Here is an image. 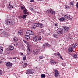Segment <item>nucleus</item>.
Wrapping results in <instances>:
<instances>
[{
  "instance_id": "42",
  "label": "nucleus",
  "mask_w": 78,
  "mask_h": 78,
  "mask_svg": "<svg viewBox=\"0 0 78 78\" xmlns=\"http://www.w3.org/2000/svg\"><path fill=\"white\" fill-rule=\"evenodd\" d=\"M64 17H65L66 18H67V15H64Z\"/></svg>"
},
{
  "instance_id": "11",
  "label": "nucleus",
  "mask_w": 78,
  "mask_h": 78,
  "mask_svg": "<svg viewBox=\"0 0 78 78\" xmlns=\"http://www.w3.org/2000/svg\"><path fill=\"white\" fill-rule=\"evenodd\" d=\"M64 39H72V37L70 36V35H65L64 37Z\"/></svg>"
},
{
  "instance_id": "41",
  "label": "nucleus",
  "mask_w": 78,
  "mask_h": 78,
  "mask_svg": "<svg viewBox=\"0 0 78 78\" xmlns=\"http://www.w3.org/2000/svg\"><path fill=\"white\" fill-rule=\"evenodd\" d=\"M70 4L71 5H72V6H73V2H70Z\"/></svg>"
},
{
  "instance_id": "19",
  "label": "nucleus",
  "mask_w": 78,
  "mask_h": 78,
  "mask_svg": "<svg viewBox=\"0 0 78 78\" xmlns=\"http://www.w3.org/2000/svg\"><path fill=\"white\" fill-rule=\"evenodd\" d=\"M73 18L72 16H68L67 17V18L69 20H72V19Z\"/></svg>"
},
{
  "instance_id": "30",
  "label": "nucleus",
  "mask_w": 78,
  "mask_h": 78,
  "mask_svg": "<svg viewBox=\"0 0 78 78\" xmlns=\"http://www.w3.org/2000/svg\"><path fill=\"white\" fill-rule=\"evenodd\" d=\"M18 33L19 34H22V30H20L18 31Z\"/></svg>"
},
{
  "instance_id": "9",
  "label": "nucleus",
  "mask_w": 78,
  "mask_h": 78,
  "mask_svg": "<svg viewBox=\"0 0 78 78\" xmlns=\"http://www.w3.org/2000/svg\"><path fill=\"white\" fill-rule=\"evenodd\" d=\"M47 13H51V14H55V11L54 10H52V9H50L49 10H47L46 11Z\"/></svg>"
},
{
  "instance_id": "23",
  "label": "nucleus",
  "mask_w": 78,
  "mask_h": 78,
  "mask_svg": "<svg viewBox=\"0 0 78 78\" xmlns=\"http://www.w3.org/2000/svg\"><path fill=\"white\" fill-rule=\"evenodd\" d=\"M45 76H46L45 75V74H42L41 75V78H45Z\"/></svg>"
},
{
  "instance_id": "39",
  "label": "nucleus",
  "mask_w": 78,
  "mask_h": 78,
  "mask_svg": "<svg viewBox=\"0 0 78 78\" xmlns=\"http://www.w3.org/2000/svg\"><path fill=\"white\" fill-rule=\"evenodd\" d=\"M3 71L0 70V75H2V73H3Z\"/></svg>"
},
{
  "instance_id": "33",
  "label": "nucleus",
  "mask_w": 78,
  "mask_h": 78,
  "mask_svg": "<svg viewBox=\"0 0 78 78\" xmlns=\"http://www.w3.org/2000/svg\"><path fill=\"white\" fill-rule=\"evenodd\" d=\"M35 28H36V27L34 26H32L31 27V30H34Z\"/></svg>"
},
{
  "instance_id": "14",
  "label": "nucleus",
  "mask_w": 78,
  "mask_h": 78,
  "mask_svg": "<svg viewBox=\"0 0 78 78\" xmlns=\"http://www.w3.org/2000/svg\"><path fill=\"white\" fill-rule=\"evenodd\" d=\"M63 28L65 30V31H68L69 30V27H68L64 26Z\"/></svg>"
},
{
  "instance_id": "10",
  "label": "nucleus",
  "mask_w": 78,
  "mask_h": 78,
  "mask_svg": "<svg viewBox=\"0 0 78 78\" xmlns=\"http://www.w3.org/2000/svg\"><path fill=\"white\" fill-rule=\"evenodd\" d=\"M26 33L29 35H33L34 34L33 32L31 30H28L27 31Z\"/></svg>"
},
{
  "instance_id": "29",
  "label": "nucleus",
  "mask_w": 78,
  "mask_h": 78,
  "mask_svg": "<svg viewBox=\"0 0 78 78\" xmlns=\"http://www.w3.org/2000/svg\"><path fill=\"white\" fill-rule=\"evenodd\" d=\"M57 56H59V57H61V55L60 54V53H59V52H57Z\"/></svg>"
},
{
  "instance_id": "38",
  "label": "nucleus",
  "mask_w": 78,
  "mask_h": 78,
  "mask_svg": "<svg viewBox=\"0 0 78 78\" xmlns=\"http://www.w3.org/2000/svg\"><path fill=\"white\" fill-rule=\"evenodd\" d=\"M17 39H13V41L14 42H17L18 41Z\"/></svg>"
},
{
  "instance_id": "34",
  "label": "nucleus",
  "mask_w": 78,
  "mask_h": 78,
  "mask_svg": "<svg viewBox=\"0 0 78 78\" xmlns=\"http://www.w3.org/2000/svg\"><path fill=\"white\" fill-rule=\"evenodd\" d=\"M27 59V57L26 56H24L23 57V61H25Z\"/></svg>"
},
{
  "instance_id": "49",
  "label": "nucleus",
  "mask_w": 78,
  "mask_h": 78,
  "mask_svg": "<svg viewBox=\"0 0 78 78\" xmlns=\"http://www.w3.org/2000/svg\"><path fill=\"white\" fill-rule=\"evenodd\" d=\"M54 25L55 26V27H58V24H55Z\"/></svg>"
},
{
  "instance_id": "56",
  "label": "nucleus",
  "mask_w": 78,
  "mask_h": 78,
  "mask_svg": "<svg viewBox=\"0 0 78 78\" xmlns=\"http://www.w3.org/2000/svg\"><path fill=\"white\" fill-rule=\"evenodd\" d=\"M21 55H23V53H21Z\"/></svg>"
},
{
  "instance_id": "31",
  "label": "nucleus",
  "mask_w": 78,
  "mask_h": 78,
  "mask_svg": "<svg viewBox=\"0 0 78 78\" xmlns=\"http://www.w3.org/2000/svg\"><path fill=\"white\" fill-rule=\"evenodd\" d=\"M24 11H23V13H24V14H27V9H25L24 10Z\"/></svg>"
},
{
  "instance_id": "40",
  "label": "nucleus",
  "mask_w": 78,
  "mask_h": 78,
  "mask_svg": "<svg viewBox=\"0 0 78 78\" xmlns=\"http://www.w3.org/2000/svg\"><path fill=\"white\" fill-rule=\"evenodd\" d=\"M32 40L34 42H37V39H32Z\"/></svg>"
},
{
  "instance_id": "50",
  "label": "nucleus",
  "mask_w": 78,
  "mask_h": 78,
  "mask_svg": "<svg viewBox=\"0 0 78 78\" xmlns=\"http://www.w3.org/2000/svg\"><path fill=\"white\" fill-rule=\"evenodd\" d=\"M14 7H17V5H16V4H14Z\"/></svg>"
},
{
  "instance_id": "27",
  "label": "nucleus",
  "mask_w": 78,
  "mask_h": 78,
  "mask_svg": "<svg viewBox=\"0 0 78 78\" xmlns=\"http://www.w3.org/2000/svg\"><path fill=\"white\" fill-rule=\"evenodd\" d=\"M33 39H37V37L36 35L34 36L33 38Z\"/></svg>"
},
{
  "instance_id": "47",
  "label": "nucleus",
  "mask_w": 78,
  "mask_h": 78,
  "mask_svg": "<svg viewBox=\"0 0 78 78\" xmlns=\"http://www.w3.org/2000/svg\"><path fill=\"white\" fill-rule=\"evenodd\" d=\"M8 34L7 33H6V34L5 35V37H8Z\"/></svg>"
},
{
  "instance_id": "18",
  "label": "nucleus",
  "mask_w": 78,
  "mask_h": 78,
  "mask_svg": "<svg viewBox=\"0 0 78 78\" xmlns=\"http://www.w3.org/2000/svg\"><path fill=\"white\" fill-rule=\"evenodd\" d=\"M59 20L60 22H62V21H65V20H66V19L64 17H61L59 19Z\"/></svg>"
},
{
  "instance_id": "12",
  "label": "nucleus",
  "mask_w": 78,
  "mask_h": 78,
  "mask_svg": "<svg viewBox=\"0 0 78 78\" xmlns=\"http://www.w3.org/2000/svg\"><path fill=\"white\" fill-rule=\"evenodd\" d=\"M27 16V15L26 14H24L23 15H21L20 16L21 18H22V19H25V18H26Z\"/></svg>"
},
{
  "instance_id": "37",
  "label": "nucleus",
  "mask_w": 78,
  "mask_h": 78,
  "mask_svg": "<svg viewBox=\"0 0 78 78\" xmlns=\"http://www.w3.org/2000/svg\"><path fill=\"white\" fill-rule=\"evenodd\" d=\"M38 39H42V37L41 36H38Z\"/></svg>"
},
{
  "instance_id": "2",
  "label": "nucleus",
  "mask_w": 78,
  "mask_h": 78,
  "mask_svg": "<svg viewBox=\"0 0 78 78\" xmlns=\"http://www.w3.org/2000/svg\"><path fill=\"white\" fill-rule=\"evenodd\" d=\"M5 23L6 25H14L15 23L14 22H13L12 20H6Z\"/></svg>"
},
{
  "instance_id": "58",
  "label": "nucleus",
  "mask_w": 78,
  "mask_h": 78,
  "mask_svg": "<svg viewBox=\"0 0 78 78\" xmlns=\"http://www.w3.org/2000/svg\"><path fill=\"white\" fill-rule=\"evenodd\" d=\"M26 67V66H25L24 65V67Z\"/></svg>"
},
{
  "instance_id": "28",
  "label": "nucleus",
  "mask_w": 78,
  "mask_h": 78,
  "mask_svg": "<svg viewBox=\"0 0 78 78\" xmlns=\"http://www.w3.org/2000/svg\"><path fill=\"white\" fill-rule=\"evenodd\" d=\"M73 56L74 58H77V55L75 54H74L73 55Z\"/></svg>"
},
{
  "instance_id": "60",
  "label": "nucleus",
  "mask_w": 78,
  "mask_h": 78,
  "mask_svg": "<svg viewBox=\"0 0 78 78\" xmlns=\"http://www.w3.org/2000/svg\"><path fill=\"white\" fill-rule=\"evenodd\" d=\"M39 40H40V39H39Z\"/></svg>"
},
{
  "instance_id": "13",
  "label": "nucleus",
  "mask_w": 78,
  "mask_h": 78,
  "mask_svg": "<svg viewBox=\"0 0 78 78\" xmlns=\"http://www.w3.org/2000/svg\"><path fill=\"white\" fill-rule=\"evenodd\" d=\"M73 50V47L71 46V47L69 48L68 51L69 52H72Z\"/></svg>"
},
{
  "instance_id": "55",
  "label": "nucleus",
  "mask_w": 78,
  "mask_h": 78,
  "mask_svg": "<svg viewBox=\"0 0 78 78\" xmlns=\"http://www.w3.org/2000/svg\"><path fill=\"white\" fill-rule=\"evenodd\" d=\"M2 61H0V64H2Z\"/></svg>"
},
{
  "instance_id": "46",
  "label": "nucleus",
  "mask_w": 78,
  "mask_h": 78,
  "mask_svg": "<svg viewBox=\"0 0 78 78\" xmlns=\"http://www.w3.org/2000/svg\"><path fill=\"white\" fill-rule=\"evenodd\" d=\"M30 2H34V0H30Z\"/></svg>"
},
{
  "instance_id": "48",
  "label": "nucleus",
  "mask_w": 78,
  "mask_h": 78,
  "mask_svg": "<svg viewBox=\"0 0 78 78\" xmlns=\"http://www.w3.org/2000/svg\"><path fill=\"white\" fill-rule=\"evenodd\" d=\"M59 58H61V59H62V60H63V59H63V58H62V56H61Z\"/></svg>"
},
{
  "instance_id": "15",
  "label": "nucleus",
  "mask_w": 78,
  "mask_h": 78,
  "mask_svg": "<svg viewBox=\"0 0 78 78\" xmlns=\"http://www.w3.org/2000/svg\"><path fill=\"white\" fill-rule=\"evenodd\" d=\"M78 45V44L77 43H73V44L71 46L73 47V48H75L76 46Z\"/></svg>"
},
{
  "instance_id": "21",
  "label": "nucleus",
  "mask_w": 78,
  "mask_h": 78,
  "mask_svg": "<svg viewBox=\"0 0 78 78\" xmlns=\"http://www.w3.org/2000/svg\"><path fill=\"white\" fill-rule=\"evenodd\" d=\"M43 47L44 46H45V47H46V46H47V47H50V44L48 43H46V44H43Z\"/></svg>"
},
{
  "instance_id": "44",
  "label": "nucleus",
  "mask_w": 78,
  "mask_h": 78,
  "mask_svg": "<svg viewBox=\"0 0 78 78\" xmlns=\"http://www.w3.org/2000/svg\"><path fill=\"white\" fill-rule=\"evenodd\" d=\"M5 53H6L7 54H8V55H9V51H5Z\"/></svg>"
},
{
  "instance_id": "20",
  "label": "nucleus",
  "mask_w": 78,
  "mask_h": 78,
  "mask_svg": "<svg viewBox=\"0 0 78 78\" xmlns=\"http://www.w3.org/2000/svg\"><path fill=\"white\" fill-rule=\"evenodd\" d=\"M3 50V47H0V53L2 54V51Z\"/></svg>"
},
{
  "instance_id": "32",
  "label": "nucleus",
  "mask_w": 78,
  "mask_h": 78,
  "mask_svg": "<svg viewBox=\"0 0 78 78\" xmlns=\"http://www.w3.org/2000/svg\"><path fill=\"white\" fill-rule=\"evenodd\" d=\"M14 46H15V47H18V46H19V44L16 43H15L14 44Z\"/></svg>"
},
{
  "instance_id": "7",
  "label": "nucleus",
  "mask_w": 78,
  "mask_h": 78,
  "mask_svg": "<svg viewBox=\"0 0 78 78\" xmlns=\"http://www.w3.org/2000/svg\"><path fill=\"white\" fill-rule=\"evenodd\" d=\"M34 25L35 27H37L39 28H42L43 27V25L40 23H35L34 24Z\"/></svg>"
},
{
  "instance_id": "16",
  "label": "nucleus",
  "mask_w": 78,
  "mask_h": 78,
  "mask_svg": "<svg viewBox=\"0 0 78 78\" xmlns=\"http://www.w3.org/2000/svg\"><path fill=\"white\" fill-rule=\"evenodd\" d=\"M25 37L26 39H30V36L29 35H27L25 36Z\"/></svg>"
},
{
  "instance_id": "1",
  "label": "nucleus",
  "mask_w": 78,
  "mask_h": 78,
  "mask_svg": "<svg viewBox=\"0 0 78 78\" xmlns=\"http://www.w3.org/2000/svg\"><path fill=\"white\" fill-rule=\"evenodd\" d=\"M24 42L27 44V55H30L31 53V50L30 49V44L29 43H27V42L26 41H25V40H23Z\"/></svg>"
},
{
  "instance_id": "59",
  "label": "nucleus",
  "mask_w": 78,
  "mask_h": 78,
  "mask_svg": "<svg viewBox=\"0 0 78 78\" xmlns=\"http://www.w3.org/2000/svg\"><path fill=\"white\" fill-rule=\"evenodd\" d=\"M39 0V1H40L41 0Z\"/></svg>"
},
{
  "instance_id": "24",
  "label": "nucleus",
  "mask_w": 78,
  "mask_h": 78,
  "mask_svg": "<svg viewBox=\"0 0 78 78\" xmlns=\"http://www.w3.org/2000/svg\"><path fill=\"white\" fill-rule=\"evenodd\" d=\"M14 48L13 46H10L9 48V50H13Z\"/></svg>"
},
{
  "instance_id": "43",
  "label": "nucleus",
  "mask_w": 78,
  "mask_h": 78,
  "mask_svg": "<svg viewBox=\"0 0 78 78\" xmlns=\"http://www.w3.org/2000/svg\"><path fill=\"white\" fill-rule=\"evenodd\" d=\"M76 8H78V2H77V4L76 5Z\"/></svg>"
},
{
  "instance_id": "6",
  "label": "nucleus",
  "mask_w": 78,
  "mask_h": 78,
  "mask_svg": "<svg viewBox=\"0 0 78 78\" xmlns=\"http://www.w3.org/2000/svg\"><path fill=\"white\" fill-rule=\"evenodd\" d=\"M59 76V73L57 70H54V76L55 77H58Z\"/></svg>"
},
{
  "instance_id": "35",
  "label": "nucleus",
  "mask_w": 78,
  "mask_h": 78,
  "mask_svg": "<svg viewBox=\"0 0 78 78\" xmlns=\"http://www.w3.org/2000/svg\"><path fill=\"white\" fill-rule=\"evenodd\" d=\"M65 8H66V9H69V8H70V7L66 5L65 6Z\"/></svg>"
},
{
  "instance_id": "52",
  "label": "nucleus",
  "mask_w": 78,
  "mask_h": 78,
  "mask_svg": "<svg viewBox=\"0 0 78 78\" xmlns=\"http://www.w3.org/2000/svg\"><path fill=\"white\" fill-rule=\"evenodd\" d=\"M31 10L32 11H34L33 8H32L31 9Z\"/></svg>"
},
{
  "instance_id": "51",
  "label": "nucleus",
  "mask_w": 78,
  "mask_h": 78,
  "mask_svg": "<svg viewBox=\"0 0 78 78\" xmlns=\"http://www.w3.org/2000/svg\"><path fill=\"white\" fill-rule=\"evenodd\" d=\"M24 65H25L26 66H27V63H25L24 64Z\"/></svg>"
},
{
  "instance_id": "22",
  "label": "nucleus",
  "mask_w": 78,
  "mask_h": 78,
  "mask_svg": "<svg viewBox=\"0 0 78 78\" xmlns=\"http://www.w3.org/2000/svg\"><path fill=\"white\" fill-rule=\"evenodd\" d=\"M9 8H11L12 9L13 8V6H12V5H11V4L10 3L9 4Z\"/></svg>"
},
{
  "instance_id": "45",
  "label": "nucleus",
  "mask_w": 78,
  "mask_h": 78,
  "mask_svg": "<svg viewBox=\"0 0 78 78\" xmlns=\"http://www.w3.org/2000/svg\"><path fill=\"white\" fill-rule=\"evenodd\" d=\"M63 65L64 66H66V63H63Z\"/></svg>"
},
{
  "instance_id": "8",
  "label": "nucleus",
  "mask_w": 78,
  "mask_h": 78,
  "mask_svg": "<svg viewBox=\"0 0 78 78\" xmlns=\"http://www.w3.org/2000/svg\"><path fill=\"white\" fill-rule=\"evenodd\" d=\"M6 65L8 69H9V68H11V67H12V63L9 62H7Z\"/></svg>"
},
{
  "instance_id": "4",
  "label": "nucleus",
  "mask_w": 78,
  "mask_h": 78,
  "mask_svg": "<svg viewBox=\"0 0 78 78\" xmlns=\"http://www.w3.org/2000/svg\"><path fill=\"white\" fill-rule=\"evenodd\" d=\"M63 30L61 28L57 29L56 31L57 34L61 35L63 34Z\"/></svg>"
},
{
  "instance_id": "25",
  "label": "nucleus",
  "mask_w": 78,
  "mask_h": 78,
  "mask_svg": "<svg viewBox=\"0 0 78 78\" xmlns=\"http://www.w3.org/2000/svg\"><path fill=\"white\" fill-rule=\"evenodd\" d=\"M44 58H45V55H41L39 57V58L41 59H42Z\"/></svg>"
},
{
  "instance_id": "36",
  "label": "nucleus",
  "mask_w": 78,
  "mask_h": 78,
  "mask_svg": "<svg viewBox=\"0 0 78 78\" xmlns=\"http://www.w3.org/2000/svg\"><path fill=\"white\" fill-rule=\"evenodd\" d=\"M53 36L54 37V38H56V39H58V36L54 34L53 35Z\"/></svg>"
},
{
  "instance_id": "17",
  "label": "nucleus",
  "mask_w": 78,
  "mask_h": 78,
  "mask_svg": "<svg viewBox=\"0 0 78 78\" xmlns=\"http://www.w3.org/2000/svg\"><path fill=\"white\" fill-rule=\"evenodd\" d=\"M57 63V62H54L52 60H51L50 62V64H56Z\"/></svg>"
},
{
  "instance_id": "53",
  "label": "nucleus",
  "mask_w": 78,
  "mask_h": 78,
  "mask_svg": "<svg viewBox=\"0 0 78 78\" xmlns=\"http://www.w3.org/2000/svg\"><path fill=\"white\" fill-rule=\"evenodd\" d=\"M26 14H29V12H26Z\"/></svg>"
},
{
  "instance_id": "5",
  "label": "nucleus",
  "mask_w": 78,
  "mask_h": 78,
  "mask_svg": "<svg viewBox=\"0 0 78 78\" xmlns=\"http://www.w3.org/2000/svg\"><path fill=\"white\" fill-rule=\"evenodd\" d=\"M34 70L33 69L27 70L26 72V73L27 75H30V74H33L34 73Z\"/></svg>"
},
{
  "instance_id": "3",
  "label": "nucleus",
  "mask_w": 78,
  "mask_h": 78,
  "mask_svg": "<svg viewBox=\"0 0 78 78\" xmlns=\"http://www.w3.org/2000/svg\"><path fill=\"white\" fill-rule=\"evenodd\" d=\"M40 51H41L40 49L35 48L33 50V53L35 55H37L40 52Z\"/></svg>"
},
{
  "instance_id": "57",
  "label": "nucleus",
  "mask_w": 78,
  "mask_h": 78,
  "mask_svg": "<svg viewBox=\"0 0 78 78\" xmlns=\"http://www.w3.org/2000/svg\"><path fill=\"white\" fill-rule=\"evenodd\" d=\"M41 31H43V29H41Z\"/></svg>"
},
{
  "instance_id": "26",
  "label": "nucleus",
  "mask_w": 78,
  "mask_h": 78,
  "mask_svg": "<svg viewBox=\"0 0 78 78\" xmlns=\"http://www.w3.org/2000/svg\"><path fill=\"white\" fill-rule=\"evenodd\" d=\"M21 8L22 10H23H23H24L25 9H26V8H25V6H21Z\"/></svg>"
},
{
  "instance_id": "54",
  "label": "nucleus",
  "mask_w": 78,
  "mask_h": 78,
  "mask_svg": "<svg viewBox=\"0 0 78 78\" xmlns=\"http://www.w3.org/2000/svg\"><path fill=\"white\" fill-rule=\"evenodd\" d=\"M16 58H17V57H13V59H16Z\"/></svg>"
}]
</instances>
